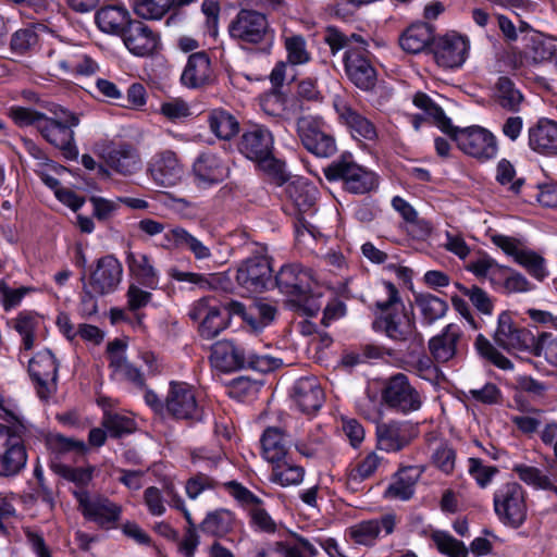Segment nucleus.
Instances as JSON below:
<instances>
[{
    "instance_id": "12",
    "label": "nucleus",
    "mask_w": 557,
    "mask_h": 557,
    "mask_svg": "<svg viewBox=\"0 0 557 557\" xmlns=\"http://www.w3.org/2000/svg\"><path fill=\"white\" fill-rule=\"evenodd\" d=\"M74 497L82 515L99 527L110 529L120 520L122 508L101 495L91 496L86 490H75Z\"/></svg>"
},
{
    "instance_id": "64",
    "label": "nucleus",
    "mask_w": 557,
    "mask_h": 557,
    "mask_svg": "<svg viewBox=\"0 0 557 557\" xmlns=\"http://www.w3.org/2000/svg\"><path fill=\"white\" fill-rule=\"evenodd\" d=\"M102 425L114 437L131 433L134 430V421L117 413L106 414Z\"/></svg>"
},
{
    "instance_id": "1",
    "label": "nucleus",
    "mask_w": 557,
    "mask_h": 557,
    "mask_svg": "<svg viewBox=\"0 0 557 557\" xmlns=\"http://www.w3.org/2000/svg\"><path fill=\"white\" fill-rule=\"evenodd\" d=\"M380 311L373 321V329L383 332L395 342H409L421 346L423 336L418 332L412 311H407L399 292L391 282H383L376 292L374 301Z\"/></svg>"
},
{
    "instance_id": "57",
    "label": "nucleus",
    "mask_w": 557,
    "mask_h": 557,
    "mask_svg": "<svg viewBox=\"0 0 557 557\" xmlns=\"http://www.w3.org/2000/svg\"><path fill=\"white\" fill-rule=\"evenodd\" d=\"M496 171L497 182L504 186H508V190L518 195L524 184V178H516L513 165L508 160L503 159L498 162Z\"/></svg>"
},
{
    "instance_id": "39",
    "label": "nucleus",
    "mask_w": 557,
    "mask_h": 557,
    "mask_svg": "<svg viewBox=\"0 0 557 557\" xmlns=\"http://www.w3.org/2000/svg\"><path fill=\"white\" fill-rule=\"evenodd\" d=\"M126 262L131 273L140 284L151 289L158 287L159 275L149 256L131 251L127 253Z\"/></svg>"
},
{
    "instance_id": "46",
    "label": "nucleus",
    "mask_w": 557,
    "mask_h": 557,
    "mask_svg": "<svg viewBox=\"0 0 557 557\" xmlns=\"http://www.w3.org/2000/svg\"><path fill=\"white\" fill-rule=\"evenodd\" d=\"M272 465V482L282 486L298 485L302 482L305 475V469L302 467L293 465L285 459Z\"/></svg>"
},
{
    "instance_id": "52",
    "label": "nucleus",
    "mask_w": 557,
    "mask_h": 557,
    "mask_svg": "<svg viewBox=\"0 0 557 557\" xmlns=\"http://www.w3.org/2000/svg\"><path fill=\"white\" fill-rule=\"evenodd\" d=\"M50 467L54 473L79 486L78 490H84L83 487L92 479V468H72L55 461H52Z\"/></svg>"
},
{
    "instance_id": "50",
    "label": "nucleus",
    "mask_w": 557,
    "mask_h": 557,
    "mask_svg": "<svg viewBox=\"0 0 557 557\" xmlns=\"http://www.w3.org/2000/svg\"><path fill=\"white\" fill-rule=\"evenodd\" d=\"M224 309L227 311L228 315L235 314L243 318V320L246 321L253 331H259L265 327V324L261 321V317L257 313L258 308L256 307L255 301L246 307L239 301L231 300L224 304Z\"/></svg>"
},
{
    "instance_id": "47",
    "label": "nucleus",
    "mask_w": 557,
    "mask_h": 557,
    "mask_svg": "<svg viewBox=\"0 0 557 557\" xmlns=\"http://www.w3.org/2000/svg\"><path fill=\"white\" fill-rule=\"evenodd\" d=\"M176 0H132V8L144 20H160Z\"/></svg>"
},
{
    "instance_id": "60",
    "label": "nucleus",
    "mask_w": 557,
    "mask_h": 557,
    "mask_svg": "<svg viewBox=\"0 0 557 557\" xmlns=\"http://www.w3.org/2000/svg\"><path fill=\"white\" fill-rule=\"evenodd\" d=\"M37 323V319L27 313H21L14 320V329L22 336L23 346L26 350L34 347V332Z\"/></svg>"
},
{
    "instance_id": "26",
    "label": "nucleus",
    "mask_w": 557,
    "mask_h": 557,
    "mask_svg": "<svg viewBox=\"0 0 557 557\" xmlns=\"http://www.w3.org/2000/svg\"><path fill=\"white\" fill-rule=\"evenodd\" d=\"M398 522L397 516L393 512L383 515L380 519H371L361 521L349 529L350 537L361 545H373L380 533L383 531L385 535L394 532Z\"/></svg>"
},
{
    "instance_id": "4",
    "label": "nucleus",
    "mask_w": 557,
    "mask_h": 557,
    "mask_svg": "<svg viewBox=\"0 0 557 557\" xmlns=\"http://www.w3.org/2000/svg\"><path fill=\"white\" fill-rule=\"evenodd\" d=\"M324 41L329 45L332 54L346 48L344 62L349 79L360 89L370 90L376 84V71L367 57V42L356 34L346 36L335 27H327Z\"/></svg>"
},
{
    "instance_id": "41",
    "label": "nucleus",
    "mask_w": 557,
    "mask_h": 557,
    "mask_svg": "<svg viewBox=\"0 0 557 557\" xmlns=\"http://www.w3.org/2000/svg\"><path fill=\"white\" fill-rule=\"evenodd\" d=\"M414 304L420 311L422 321L428 325H431L435 321L442 319L448 310L447 302L432 294L416 295Z\"/></svg>"
},
{
    "instance_id": "14",
    "label": "nucleus",
    "mask_w": 557,
    "mask_h": 557,
    "mask_svg": "<svg viewBox=\"0 0 557 557\" xmlns=\"http://www.w3.org/2000/svg\"><path fill=\"white\" fill-rule=\"evenodd\" d=\"M297 133L302 146L312 154L329 158L336 152L335 139L322 129L318 119L312 116L298 119Z\"/></svg>"
},
{
    "instance_id": "48",
    "label": "nucleus",
    "mask_w": 557,
    "mask_h": 557,
    "mask_svg": "<svg viewBox=\"0 0 557 557\" xmlns=\"http://www.w3.org/2000/svg\"><path fill=\"white\" fill-rule=\"evenodd\" d=\"M284 47L287 52V61L292 65H302L311 60L306 39L301 35L285 36Z\"/></svg>"
},
{
    "instance_id": "20",
    "label": "nucleus",
    "mask_w": 557,
    "mask_h": 557,
    "mask_svg": "<svg viewBox=\"0 0 557 557\" xmlns=\"http://www.w3.org/2000/svg\"><path fill=\"white\" fill-rule=\"evenodd\" d=\"M468 50L469 41L457 34L440 37L432 46L436 63L449 69L462 65L468 57Z\"/></svg>"
},
{
    "instance_id": "33",
    "label": "nucleus",
    "mask_w": 557,
    "mask_h": 557,
    "mask_svg": "<svg viewBox=\"0 0 557 557\" xmlns=\"http://www.w3.org/2000/svg\"><path fill=\"white\" fill-rule=\"evenodd\" d=\"M165 247L174 249H186L193 253L195 259L205 260L211 257V250L200 239L181 226H175L164 234Z\"/></svg>"
},
{
    "instance_id": "28",
    "label": "nucleus",
    "mask_w": 557,
    "mask_h": 557,
    "mask_svg": "<svg viewBox=\"0 0 557 557\" xmlns=\"http://www.w3.org/2000/svg\"><path fill=\"white\" fill-rule=\"evenodd\" d=\"M212 79L213 70L209 55L205 51L190 54L181 76L182 84L188 88H200Z\"/></svg>"
},
{
    "instance_id": "30",
    "label": "nucleus",
    "mask_w": 557,
    "mask_h": 557,
    "mask_svg": "<svg viewBox=\"0 0 557 557\" xmlns=\"http://www.w3.org/2000/svg\"><path fill=\"white\" fill-rule=\"evenodd\" d=\"M195 176L200 183L212 185L228 176V166L224 160L211 152L201 153L193 165Z\"/></svg>"
},
{
    "instance_id": "59",
    "label": "nucleus",
    "mask_w": 557,
    "mask_h": 557,
    "mask_svg": "<svg viewBox=\"0 0 557 557\" xmlns=\"http://www.w3.org/2000/svg\"><path fill=\"white\" fill-rule=\"evenodd\" d=\"M282 366V360L269 355H260L250 348H247L245 368L252 369L262 373L273 371Z\"/></svg>"
},
{
    "instance_id": "36",
    "label": "nucleus",
    "mask_w": 557,
    "mask_h": 557,
    "mask_svg": "<svg viewBox=\"0 0 557 557\" xmlns=\"http://www.w3.org/2000/svg\"><path fill=\"white\" fill-rule=\"evenodd\" d=\"M434 28L428 23H414L400 36V47L409 53H420L433 46Z\"/></svg>"
},
{
    "instance_id": "21",
    "label": "nucleus",
    "mask_w": 557,
    "mask_h": 557,
    "mask_svg": "<svg viewBox=\"0 0 557 557\" xmlns=\"http://www.w3.org/2000/svg\"><path fill=\"white\" fill-rule=\"evenodd\" d=\"M211 301L210 298H201L193 305L189 311L190 319L200 322L199 333L206 339L214 338L227 327L226 317Z\"/></svg>"
},
{
    "instance_id": "24",
    "label": "nucleus",
    "mask_w": 557,
    "mask_h": 557,
    "mask_svg": "<svg viewBox=\"0 0 557 557\" xmlns=\"http://www.w3.org/2000/svg\"><path fill=\"white\" fill-rule=\"evenodd\" d=\"M417 433V428L409 422L380 424L376 428L377 448L387 453L399 451L411 443Z\"/></svg>"
},
{
    "instance_id": "45",
    "label": "nucleus",
    "mask_w": 557,
    "mask_h": 557,
    "mask_svg": "<svg viewBox=\"0 0 557 557\" xmlns=\"http://www.w3.org/2000/svg\"><path fill=\"white\" fill-rule=\"evenodd\" d=\"M233 528V516L228 510H215L207 515L200 524L202 532L214 537L225 536Z\"/></svg>"
},
{
    "instance_id": "6",
    "label": "nucleus",
    "mask_w": 557,
    "mask_h": 557,
    "mask_svg": "<svg viewBox=\"0 0 557 557\" xmlns=\"http://www.w3.org/2000/svg\"><path fill=\"white\" fill-rule=\"evenodd\" d=\"M329 181H343L346 190L352 194H366L377 186L376 175L357 164L351 154H343L324 170Z\"/></svg>"
},
{
    "instance_id": "27",
    "label": "nucleus",
    "mask_w": 557,
    "mask_h": 557,
    "mask_svg": "<svg viewBox=\"0 0 557 557\" xmlns=\"http://www.w3.org/2000/svg\"><path fill=\"white\" fill-rule=\"evenodd\" d=\"M104 160L109 168L123 176L133 175L139 172L143 166V160L138 150L133 145L126 143L108 149Z\"/></svg>"
},
{
    "instance_id": "53",
    "label": "nucleus",
    "mask_w": 557,
    "mask_h": 557,
    "mask_svg": "<svg viewBox=\"0 0 557 557\" xmlns=\"http://www.w3.org/2000/svg\"><path fill=\"white\" fill-rule=\"evenodd\" d=\"M475 347L479 354L502 370H512V362L499 352L492 343L483 335H479L475 339Z\"/></svg>"
},
{
    "instance_id": "35",
    "label": "nucleus",
    "mask_w": 557,
    "mask_h": 557,
    "mask_svg": "<svg viewBox=\"0 0 557 557\" xmlns=\"http://www.w3.org/2000/svg\"><path fill=\"white\" fill-rule=\"evenodd\" d=\"M530 147L543 154H557V123L542 119L529 131Z\"/></svg>"
},
{
    "instance_id": "15",
    "label": "nucleus",
    "mask_w": 557,
    "mask_h": 557,
    "mask_svg": "<svg viewBox=\"0 0 557 557\" xmlns=\"http://www.w3.org/2000/svg\"><path fill=\"white\" fill-rule=\"evenodd\" d=\"M165 410L175 419L200 420L201 409L193 388L183 382H171L165 397Z\"/></svg>"
},
{
    "instance_id": "11",
    "label": "nucleus",
    "mask_w": 557,
    "mask_h": 557,
    "mask_svg": "<svg viewBox=\"0 0 557 557\" xmlns=\"http://www.w3.org/2000/svg\"><path fill=\"white\" fill-rule=\"evenodd\" d=\"M123 268L113 256L100 258L87 282H84V299H92L114 292L121 283Z\"/></svg>"
},
{
    "instance_id": "19",
    "label": "nucleus",
    "mask_w": 557,
    "mask_h": 557,
    "mask_svg": "<svg viewBox=\"0 0 557 557\" xmlns=\"http://www.w3.org/2000/svg\"><path fill=\"white\" fill-rule=\"evenodd\" d=\"M275 284L281 293L295 300L310 294L315 283L309 270L298 264H286L276 274Z\"/></svg>"
},
{
    "instance_id": "8",
    "label": "nucleus",
    "mask_w": 557,
    "mask_h": 557,
    "mask_svg": "<svg viewBox=\"0 0 557 557\" xmlns=\"http://www.w3.org/2000/svg\"><path fill=\"white\" fill-rule=\"evenodd\" d=\"M232 38L242 44L271 42L273 30L264 14L255 10H240L228 26Z\"/></svg>"
},
{
    "instance_id": "63",
    "label": "nucleus",
    "mask_w": 557,
    "mask_h": 557,
    "mask_svg": "<svg viewBox=\"0 0 557 557\" xmlns=\"http://www.w3.org/2000/svg\"><path fill=\"white\" fill-rule=\"evenodd\" d=\"M295 447L299 454L308 458L320 457L329 451L325 437L322 435H313L307 441H299Z\"/></svg>"
},
{
    "instance_id": "3",
    "label": "nucleus",
    "mask_w": 557,
    "mask_h": 557,
    "mask_svg": "<svg viewBox=\"0 0 557 557\" xmlns=\"http://www.w3.org/2000/svg\"><path fill=\"white\" fill-rule=\"evenodd\" d=\"M0 418L8 423H0V476L13 478L26 467L24 437L28 426L16 409L8 407L3 399H0Z\"/></svg>"
},
{
    "instance_id": "62",
    "label": "nucleus",
    "mask_w": 557,
    "mask_h": 557,
    "mask_svg": "<svg viewBox=\"0 0 557 557\" xmlns=\"http://www.w3.org/2000/svg\"><path fill=\"white\" fill-rule=\"evenodd\" d=\"M285 557H314L317 548L307 539L295 536L294 541L283 542Z\"/></svg>"
},
{
    "instance_id": "51",
    "label": "nucleus",
    "mask_w": 557,
    "mask_h": 557,
    "mask_svg": "<svg viewBox=\"0 0 557 557\" xmlns=\"http://www.w3.org/2000/svg\"><path fill=\"white\" fill-rule=\"evenodd\" d=\"M436 548L448 557H467L468 549L462 542L455 539L447 532L434 531L431 534Z\"/></svg>"
},
{
    "instance_id": "55",
    "label": "nucleus",
    "mask_w": 557,
    "mask_h": 557,
    "mask_svg": "<svg viewBox=\"0 0 557 557\" xmlns=\"http://www.w3.org/2000/svg\"><path fill=\"white\" fill-rule=\"evenodd\" d=\"M114 375L127 380L136 386H144L145 380L140 371L129 363L124 356H115L110 362Z\"/></svg>"
},
{
    "instance_id": "2",
    "label": "nucleus",
    "mask_w": 557,
    "mask_h": 557,
    "mask_svg": "<svg viewBox=\"0 0 557 557\" xmlns=\"http://www.w3.org/2000/svg\"><path fill=\"white\" fill-rule=\"evenodd\" d=\"M413 104L423 110L437 127L450 136L457 146L467 154L480 160H488L497 154V141L495 136L481 126L458 128L451 124L441 107L423 92L413 97Z\"/></svg>"
},
{
    "instance_id": "58",
    "label": "nucleus",
    "mask_w": 557,
    "mask_h": 557,
    "mask_svg": "<svg viewBox=\"0 0 557 557\" xmlns=\"http://www.w3.org/2000/svg\"><path fill=\"white\" fill-rule=\"evenodd\" d=\"M531 354L536 357L543 356L548 363L557 366V338L552 334L542 333L535 338Z\"/></svg>"
},
{
    "instance_id": "25",
    "label": "nucleus",
    "mask_w": 557,
    "mask_h": 557,
    "mask_svg": "<svg viewBox=\"0 0 557 557\" xmlns=\"http://www.w3.org/2000/svg\"><path fill=\"white\" fill-rule=\"evenodd\" d=\"M49 60L54 70L63 73L90 75L98 69L96 62L89 57L78 53V49L71 46L51 50L49 52Z\"/></svg>"
},
{
    "instance_id": "61",
    "label": "nucleus",
    "mask_w": 557,
    "mask_h": 557,
    "mask_svg": "<svg viewBox=\"0 0 557 557\" xmlns=\"http://www.w3.org/2000/svg\"><path fill=\"white\" fill-rule=\"evenodd\" d=\"M516 261L520 265L524 267L532 276L540 281H542L547 274L544 259L533 251L523 250L517 256Z\"/></svg>"
},
{
    "instance_id": "13",
    "label": "nucleus",
    "mask_w": 557,
    "mask_h": 557,
    "mask_svg": "<svg viewBox=\"0 0 557 557\" xmlns=\"http://www.w3.org/2000/svg\"><path fill=\"white\" fill-rule=\"evenodd\" d=\"M466 346L463 331L456 323L447 324L428 343L432 360L437 363L457 362L463 356Z\"/></svg>"
},
{
    "instance_id": "16",
    "label": "nucleus",
    "mask_w": 557,
    "mask_h": 557,
    "mask_svg": "<svg viewBox=\"0 0 557 557\" xmlns=\"http://www.w3.org/2000/svg\"><path fill=\"white\" fill-rule=\"evenodd\" d=\"M536 336L524 327L513 324L508 312L498 317V325L494 334L495 343L508 351H532Z\"/></svg>"
},
{
    "instance_id": "38",
    "label": "nucleus",
    "mask_w": 557,
    "mask_h": 557,
    "mask_svg": "<svg viewBox=\"0 0 557 557\" xmlns=\"http://www.w3.org/2000/svg\"><path fill=\"white\" fill-rule=\"evenodd\" d=\"M132 21L128 11L122 7L108 5L96 13L98 27L108 34L122 35Z\"/></svg>"
},
{
    "instance_id": "42",
    "label": "nucleus",
    "mask_w": 557,
    "mask_h": 557,
    "mask_svg": "<svg viewBox=\"0 0 557 557\" xmlns=\"http://www.w3.org/2000/svg\"><path fill=\"white\" fill-rule=\"evenodd\" d=\"M285 191L287 197L298 208L299 211H307L313 207L315 202L317 189L301 178H296L290 182L288 180Z\"/></svg>"
},
{
    "instance_id": "18",
    "label": "nucleus",
    "mask_w": 557,
    "mask_h": 557,
    "mask_svg": "<svg viewBox=\"0 0 557 557\" xmlns=\"http://www.w3.org/2000/svg\"><path fill=\"white\" fill-rule=\"evenodd\" d=\"M272 268L263 256H253L244 260L237 268L236 282L249 292H262L271 282Z\"/></svg>"
},
{
    "instance_id": "5",
    "label": "nucleus",
    "mask_w": 557,
    "mask_h": 557,
    "mask_svg": "<svg viewBox=\"0 0 557 557\" xmlns=\"http://www.w3.org/2000/svg\"><path fill=\"white\" fill-rule=\"evenodd\" d=\"M273 135L269 129L253 126L243 134L239 150L281 186L287 181V173L285 164L273 156Z\"/></svg>"
},
{
    "instance_id": "56",
    "label": "nucleus",
    "mask_w": 557,
    "mask_h": 557,
    "mask_svg": "<svg viewBox=\"0 0 557 557\" xmlns=\"http://www.w3.org/2000/svg\"><path fill=\"white\" fill-rule=\"evenodd\" d=\"M49 448L58 457L66 455L69 453H75L83 455L86 451V445L83 441H77L71 437L57 434L48 440Z\"/></svg>"
},
{
    "instance_id": "54",
    "label": "nucleus",
    "mask_w": 557,
    "mask_h": 557,
    "mask_svg": "<svg viewBox=\"0 0 557 557\" xmlns=\"http://www.w3.org/2000/svg\"><path fill=\"white\" fill-rule=\"evenodd\" d=\"M9 115L17 126H35L38 131L47 117L46 114L41 112L20 106L12 107Z\"/></svg>"
},
{
    "instance_id": "10",
    "label": "nucleus",
    "mask_w": 557,
    "mask_h": 557,
    "mask_svg": "<svg viewBox=\"0 0 557 557\" xmlns=\"http://www.w3.org/2000/svg\"><path fill=\"white\" fill-rule=\"evenodd\" d=\"M381 396L382 401L388 408L405 414L417 411L422 406L420 393L410 384L404 373L388 377L384 383Z\"/></svg>"
},
{
    "instance_id": "9",
    "label": "nucleus",
    "mask_w": 557,
    "mask_h": 557,
    "mask_svg": "<svg viewBox=\"0 0 557 557\" xmlns=\"http://www.w3.org/2000/svg\"><path fill=\"white\" fill-rule=\"evenodd\" d=\"M494 508L505 524L520 527L527 517L524 492L521 485L517 482L500 485L494 494Z\"/></svg>"
},
{
    "instance_id": "40",
    "label": "nucleus",
    "mask_w": 557,
    "mask_h": 557,
    "mask_svg": "<svg viewBox=\"0 0 557 557\" xmlns=\"http://www.w3.org/2000/svg\"><path fill=\"white\" fill-rule=\"evenodd\" d=\"M420 476V471L414 467L401 469L394 478L385 492V496L392 499L408 500L412 497L414 485Z\"/></svg>"
},
{
    "instance_id": "37",
    "label": "nucleus",
    "mask_w": 557,
    "mask_h": 557,
    "mask_svg": "<svg viewBox=\"0 0 557 557\" xmlns=\"http://www.w3.org/2000/svg\"><path fill=\"white\" fill-rule=\"evenodd\" d=\"M289 443V437L281 428H268L261 437L264 459L271 463L282 461L287 455Z\"/></svg>"
},
{
    "instance_id": "49",
    "label": "nucleus",
    "mask_w": 557,
    "mask_h": 557,
    "mask_svg": "<svg viewBox=\"0 0 557 557\" xmlns=\"http://www.w3.org/2000/svg\"><path fill=\"white\" fill-rule=\"evenodd\" d=\"M393 208L411 224L412 228H418L417 236L424 237L431 233V226L428 222L418 219L414 208L399 196L392 200Z\"/></svg>"
},
{
    "instance_id": "32",
    "label": "nucleus",
    "mask_w": 557,
    "mask_h": 557,
    "mask_svg": "<svg viewBox=\"0 0 557 557\" xmlns=\"http://www.w3.org/2000/svg\"><path fill=\"white\" fill-rule=\"evenodd\" d=\"M165 493L172 499L173 505L176 509L183 511L187 522V528L183 537L178 541L177 549L184 555V557H194L196 549L200 543V537L197 533L195 522L191 518L190 512L185 508L183 499L180 497L175 486L172 484L165 485Z\"/></svg>"
},
{
    "instance_id": "44",
    "label": "nucleus",
    "mask_w": 557,
    "mask_h": 557,
    "mask_svg": "<svg viewBox=\"0 0 557 557\" xmlns=\"http://www.w3.org/2000/svg\"><path fill=\"white\" fill-rule=\"evenodd\" d=\"M209 125L216 137L228 140L239 131L236 119L222 109H215L209 114Z\"/></svg>"
},
{
    "instance_id": "17",
    "label": "nucleus",
    "mask_w": 557,
    "mask_h": 557,
    "mask_svg": "<svg viewBox=\"0 0 557 557\" xmlns=\"http://www.w3.org/2000/svg\"><path fill=\"white\" fill-rule=\"evenodd\" d=\"M58 363L48 349L39 351L30 359L28 372L36 383L37 394L41 399L49 398L57 389Z\"/></svg>"
},
{
    "instance_id": "34",
    "label": "nucleus",
    "mask_w": 557,
    "mask_h": 557,
    "mask_svg": "<svg viewBox=\"0 0 557 557\" xmlns=\"http://www.w3.org/2000/svg\"><path fill=\"white\" fill-rule=\"evenodd\" d=\"M247 347H242L232 342L215 343L211 351L212 363L222 371H233L245 368Z\"/></svg>"
},
{
    "instance_id": "7",
    "label": "nucleus",
    "mask_w": 557,
    "mask_h": 557,
    "mask_svg": "<svg viewBox=\"0 0 557 557\" xmlns=\"http://www.w3.org/2000/svg\"><path fill=\"white\" fill-rule=\"evenodd\" d=\"M54 114L55 117H46L39 132L48 143L62 150L64 157L75 159L78 152L72 128L79 124V117L64 109H60V113L54 112Z\"/></svg>"
},
{
    "instance_id": "23",
    "label": "nucleus",
    "mask_w": 557,
    "mask_h": 557,
    "mask_svg": "<svg viewBox=\"0 0 557 557\" xmlns=\"http://www.w3.org/2000/svg\"><path fill=\"white\" fill-rule=\"evenodd\" d=\"M152 181L160 187L177 185L184 175V168L175 152L164 150L157 153L148 165Z\"/></svg>"
},
{
    "instance_id": "29",
    "label": "nucleus",
    "mask_w": 557,
    "mask_h": 557,
    "mask_svg": "<svg viewBox=\"0 0 557 557\" xmlns=\"http://www.w3.org/2000/svg\"><path fill=\"white\" fill-rule=\"evenodd\" d=\"M334 106L341 121L348 127L354 138L366 140L377 138L376 128L368 117L361 115L343 100H337Z\"/></svg>"
},
{
    "instance_id": "43",
    "label": "nucleus",
    "mask_w": 557,
    "mask_h": 557,
    "mask_svg": "<svg viewBox=\"0 0 557 557\" xmlns=\"http://www.w3.org/2000/svg\"><path fill=\"white\" fill-rule=\"evenodd\" d=\"M495 96L498 104L508 111L516 112L519 110L523 96L519 89L516 88L513 82L506 77L500 76L495 85Z\"/></svg>"
},
{
    "instance_id": "22",
    "label": "nucleus",
    "mask_w": 557,
    "mask_h": 557,
    "mask_svg": "<svg viewBox=\"0 0 557 557\" xmlns=\"http://www.w3.org/2000/svg\"><path fill=\"white\" fill-rule=\"evenodd\" d=\"M123 42L131 53L137 57L153 54L159 46V36L147 24L133 20L122 34Z\"/></svg>"
},
{
    "instance_id": "31",
    "label": "nucleus",
    "mask_w": 557,
    "mask_h": 557,
    "mask_svg": "<svg viewBox=\"0 0 557 557\" xmlns=\"http://www.w3.org/2000/svg\"><path fill=\"white\" fill-rule=\"evenodd\" d=\"M294 398L305 413L317 412L324 400V393L315 377H301L294 385Z\"/></svg>"
}]
</instances>
